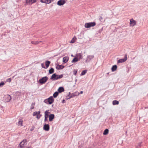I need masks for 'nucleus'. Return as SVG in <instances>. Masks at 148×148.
<instances>
[{
  "label": "nucleus",
  "mask_w": 148,
  "mask_h": 148,
  "mask_svg": "<svg viewBox=\"0 0 148 148\" xmlns=\"http://www.w3.org/2000/svg\"><path fill=\"white\" fill-rule=\"evenodd\" d=\"M63 77V75H56V74H54L52 75L51 79L53 80H54L62 78Z\"/></svg>",
  "instance_id": "obj_1"
},
{
  "label": "nucleus",
  "mask_w": 148,
  "mask_h": 148,
  "mask_svg": "<svg viewBox=\"0 0 148 148\" xmlns=\"http://www.w3.org/2000/svg\"><path fill=\"white\" fill-rule=\"evenodd\" d=\"M96 23L95 22H90L85 23L84 26L86 28H89L90 27H94Z\"/></svg>",
  "instance_id": "obj_2"
},
{
  "label": "nucleus",
  "mask_w": 148,
  "mask_h": 148,
  "mask_svg": "<svg viewBox=\"0 0 148 148\" xmlns=\"http://www.w3.org/2000/svg\"><path fill=\"white\" fill-rule=\"evenodd\" d=\"M48 78L46 77H42L39 80V83L41 84H45L47 81Z\"/></svg>",
  "instance_id": "obj_3"
},
{
  "label": "nucleus",
  "mask_w": 148,
  "mask_h": 148,
  "mask_svg": "<svg viewBox=\"0 0 148 148\" xmlns=\"http://www.w3.org/2000/svg\"><path fill=\"white\" fill-rule=\"evenodd\" d=\"M40 113V111L35 112L33 113V115L34 116H36V118L37 119H39L41 116Z\"/></svg>",
  "instance_id": "obj_4"
},
{
  "label": "nucleus",
  "mask_w": 148,
  "mask_h": 148,
  "mask_svg": "<svg viewBox=\"0 0 148 148\" xmlns=\"http://www.w3.org/2000/svg\"><path fill=\"white\" fill-rule=\"evenodd\" d=\"M36 2L37 0H26V3L28 5H31Z\"/></svg>",
  "instance_id": "obj_5"
},
{
  "label": "nucleus",
  "mask_w": 148,
  "mask_h": 148,
  "mask_svg": "<svg viewBox=\"0 0 148 148\" xmlns=\"http://www.w3.org/2000/svg\"><path fill=\"white\" fill-rule=\"evenodd\" d=\"M27 144V140H23L20 143L19 146L21 148L24 147Z\"/></svg>",
  "instance_id": "obj_6"
},
{
  "label": "nucleus",
  "mask_w": 148,
  "mask_h": 148,
  "mask_svg": "<svg viewBox=\"0 0 148 148\" xmlns=\"http://www.w3.org/2000/svg\"><path fill=\"white\" fill-rule=\"evenodd\" d=\"M136 21L134 20L133 18L130 20V26L133 27L136 24Z\"/></svg>",
  "instance_id": "obj_7"
},
{
  "label": "nucleus",
  "mask_w": 148,
  "mask_h": 148,
  "mask_svg": "<svg viewBox=\"0 0 148 148\" xmlns=\"http://www.w3.org/2000/svg\"><path fill=\"white\" fill-rule=\"evenodd\" d=\"M66 3V1L65 0H60L58 1L57 4L59 6H61L63 5Z\"/></svg>",
  "instance_id": "obj_8"
},
{
  "label": "nucleus",
  "mask_w": 148,
  "mask_h": 148,
  "mask_svg": "<svg viewBox=\"0 0 148 148\" xmlns=\"http://www.w3.org/2000/svg\"><path fill=\"white\" fill-rule=\"evenodd\" d=\"M49 111L46 110L45 112V121L46 122L48 120V117L49 116Z\"/></svg>",
  "instance_id": "obj_9"
},
{
  "label": "nucleus",
  "mask_w": 148,
  "mask_h": 148,
  "mask_svg": "<svg viewBox=\"0 0 148 148\" xmlns=\"http://www.w3.org/2000/svg\"><path fill=\"white\" fill-rule=\"evenodd\" d=\"M127 60V55H125V57L124 59H120L118 60L117 62L118 63H123L125 62Z\"/></svg>",
  "instance_id": "obj_10"
},
{
  "label": "nucleus",
  "mask_w": 148,
  "mask_h": 148,
  "mask_svg": "<svg viewBox=\"0 0 148 148\" xmlns=\"http://www.w3.org/2000/svg\"><path fill=\"white\" fill-rule=\"evenodd\" d=\"M53 0H40L41 3L49 4L53 1Z\"/></svg>",
  "instance_id": "obj_11"
},
{
  "label": "nucleus",
  "mask_w": 148,
  "mask_h": 148,
  "mask_svg": "<svg viewBox=\"0 0 148 148\" xmlns=\"http://www.w3.org/2000/svg\"><path fill=\"white\" fill-rule=\"evenodd\" d=\"M54 101L53 97L51 96L47 99L45 100L44 102H53Z\"/></svg>",
  "instance_id": "obj_12"
},
{
  "label": "nucleus",
  "mask_w": 148,
  "mask_h": 148,
  "mask_svg": "<svg viewBox=\"0 0 148 148\" xmlns=\"http://www.w3.org/2000/svg\"><path fill=\"white\" fill-rule=\"evenodd\" d=\"M43 129L46 131H48L49 130V126L48 124H45L44 125Z\"/></svg>",
  "instance_id": "obj_13"
},
{
  "label": "nucleus",
  "mask_w": 148,
  "mask_h": 148,
  "mask_svg": "<svg viewBox=\"0 0 148 148\" xmlns=\"http://www.w3.org/2000/svg\"><path fill=\"white\" fill-rule=\"evenodd\" d=\"M23 120L21 119H19L18 122V126H23Z\"/></svg>",
  "instance_id": "obj_14"
},
{
  "label": "nucleus",
  "mask_w": 148,
  "mask_h": 148,
  "mask_svg": "<svg viewBox=\"0 0 148 148\" xmlns=\"http://www.w3.org/2000/svg\"><path fill=\"white\" fill-rule=\"evenodd\" d=\"M75 57L77 59H79V60L82 58V55L80 53H77L75 56Z\"/></svg>",
  "instance_id": "obj_15"
},
{
  "label": "nucleus",
  "mask_w": 148,
  "mask_h": 148,
  "mask_svg": "<svg viewBox=\"0 0 148 148\" xmlns=\"http://www.w3.org/2000/svg\"><path fill=\"white\" fill-rule=\"evenodd\" d=\"M42 42L41 41H31V43L34 45H36L39 44L41 42Z\"/></svg>",
  "instance_id": "obj_16"
},
{
  "label": "nucleus",
  "mask_w": 148,
  "mask_h": 148,
  "mask_svg": "<svg viewBox=\"0 0 148 148\" xmlns=\"http://www.w3.org/2000/svg\"><path fill=\"white\" fill-rule=\"evenodd\" d=\"M54 117V115L53 114H51L49 116V120L50 121H52Z\"/></svg>",
  "instance_id": "obj_17"
},
{
  "label": "nucleus",
  "mask_w": 148,
  "mask_h": 148,
  "mask_svg": "<svg viewBox=\"0 0 148 148\" xmlns=\"http://www.w3.org/2000/svg\"><path fill=\"white\" fill-rule=\"evenodd\" d=\"M69 60V58L67 57H65L63 58V62L64 63H66Z\"/></svg>",
  "instance_id": "obj_18"
},
{
  "label": "nucleus",
  "mask_w": 148,
  "mask_h": 148,
  "mask_svg": "<svg viewBox=\"0 0 148 148\" xmlns=\"http://www.w3.org/2000/svg\"><path fill=\"white\" fill-rule=\"evenodd\" d=\"M77 39L76 38L75 36L70 41V43H74L76 41Z\"/></svg>",
  "instance_id": "obj_19"
},
{
  "label": "nucleus",
  "mask_w": 148,
  "mask_h": 148,
  "mask_svg": "<svg viewBox=\"0 0 148 148\" xmlns=\"http://www.w3.org/2000/svg\"><path fill=\"white\" fill-rule=\"evenodd\" d=\"M117 68V66L116 65H114L112 66L111 69L112 71H115Z\"/></svg>",
  "instance_id": "obj_20"
},
{
  "label": "nucleus",
  "mask_w": 148,
  "mask_h": 148,
  "mask_svg": "<svg viewBox=\"0 0 148 148\" xmlns=\"http://www.w3.org/2000/svg\"><path fill=\"white\" fill-rule=\"evenodd\" d=\"M64 91V88L62 87H60L58 89V91L59 92H61Z\"/></svg>",
  "instance_id": "obj_21"
},
{
  "label": "nucleus",
  "mask_w": 148,
  "mask_h": 148,
  "mask_svg": "<svg viewBox=\"0 0 148 148\" xmlns=\"http://www.w3.org/2000/svg\"><path fill=\"white\" fill-rule=\"evenodd\" d=\"M64 66L62 65H58L56 66V68L57 69H62L64 68Z\"/></svg>",
  "instance_id": "obj_22"
},
{
  "label": "nucleus",
  "mask_w": 148,
  "mask_h": 148,
  "mask_svg": "<svg viewBox=\"0 0 148 148\" xmlns=\"http://www.w3.org/2000/svg\"><path fill=\"white\" fill-rule=\"evenodd\" d=\"M5 98H7L8 99L7 101H10L11 99V97L8 95H7L5 96Z\"/></svg>",
  "instance_id": "obj_23"
},
{
  "label": "nucleus",
  "mask_w": 148,
  "mask_h": 148,
  "mask_svg": "<svg viewBox=\"0 0 148 148\" xmlns=\"http://www.w3.org/2000/svg\"><path fill=\"white\" fill-rule=\"evenodd\" d=\"M50 63V62L49 61H47L45 62V63L46 68H47L49 67Z\"/></svg>",
  "instance_id": "obj_24"
},
{
  "label": "nucleus",
  "mask_w": 148,
  "mask_h": 148,
  "mask_svg": "<svg viewBox=\"0 0 148 148\" xmlns=\"http://www.w3.org/2000/svg\"><path fill=\"white\" fill-rule=\"evenodd\" d=\"M109 130L108 129L105 130L103 132V134L106 135L108 133Z\"/></svg>",
  "instance_id": "obj_25"
},
{
  "label": "nucleus",
  "mask_w": 148,
  "mask_h": 148,
  "mask_svg": "<svg viewBox=\"0 0 148 148\" xmlns=\"http://www.w3.org/2000/svg\"><path fill=\"white\" fill-rule=\"evenodd\" d=\"M79 61V59H77L76 57L74 58L72 60V62H77Z\"/></svg>",
  "instance_id": "obj_26"
},
{
  "label": "nucleus",
  "mask_w": 148,
  "mask_h": 148,
  "mask_svg": "<svg viewBox=\"0 0 148 148\" xmlns=\"http://www.w3.org/2000/svg\"><path fill=\"white\" fill-rule=\"evenodd\" d=\"M54 72V70L53 68H51L49 70V73L50 74H52Z\"/></svg>",
  "instance_id": "obj_27"
},
{
  "label": "nucleus",
  "mask_w": 148,
  "mask_h": 148,
  "mask_svg": "<svg viewBox=\"0 0 148 148\" xmlns=\"http://www.w3.org/2000/svg\"><path fill=\"white\" fill-rule=\"evenodd\" d=\"M79 93V92H75L74 93H73L72 94V97H73L75 96L78 95Z\"/></svg>",
  "instance_id": "obj_28"
},
{
  "label": "nucleus",
  "mask_w": 148,
  "mask_h": 148,
  "mask_svg": "<svg viewBox=\"0 0 148 148\" xmlns=\"http://www.w3.org/2000/svg\"><path fill=\"white\" fill-rule=\"evenodd\" d=\"M58 92H56L53 94V96L54 97L56 98L58 95Z\"/></svg>",
  "instance_id": "obj_29"
},
{
  "label": "nucleus",
  "mask_w": 148,
  "mask_h": 148,
  "mask_svg": "<svg viewBox=\"0 0 148 148\" xmlns=\"http://www.w3.org/2000/svg\"><path fill=\"white\" fill-rule=\"evenodd\" d=\"M35 103H33L32 104L31 106V109H33L34 107V106H35Z\"/></svg>",
  "instance_id": "obj_30"
},
{
  "label": "nucleus",
  "mask_w": 148,
  "mask_h": 148,
  "mask_svg": "<svg viewBox=\"0 0 148 148\" xmlns=\"http://www.w3.org/2000/svg\"><path fill=\"white\" fill-rule=\"evenodd\" d=\"M86 71L84 70L82 72L81 75H84L86 74Z\"/></svg>",
  "instance_id": "obj_31"
},
{
  "label": "nucleus",
  "mask_w": 148,
  "mask_h": 148,
  "mask_svg": "<svg viewBox=\"0 0 148 148\" xmlns=\"http://www.w3.org/2000/svg\"><path fill=\"white\" fill-rule=\"evenodd\" d=\"M141 143H142L141 142L139 143L138 145L137 146V147H136L137 148H139L141 146Z\"/></svg>",
  "instance_id": "obj_32"
},
{
  "label": "nucleus",
  "mask_w": 148,
  "mask_h": 148,
  "mask_svg": "<svg viewBox=\"0 0 148 148\" xmlns=\"http://www.w3.org/2000/svg\"><path fill=\"white\" fill-rule=\"evenodd\" d=\"M4 85V83L3 82H1L0 83V87L2 86H3Z\"/></svg>",
  "instance_id": "obj_33"
},
{
  "label": "nucleus",
  "mask_w": 148,
  "mask_h": 148,
  "mask_svg": "<svg viewBox=\"0 0 148 148\" xmlns=\"http://www.w3.org/2000/svg\"><path fill=\"white\" fill-rule=\"evenodd\" d=\"M119 103V102H112V104L113 105H118Z\"/></svg>",
  "instance_id": "obj_34"
},
{
  "label": "nucleus",
  "mask_w": 148,
  "mask_h": 148,
  "mask_svg": "<svg viewBox=\"0 0 148 148\" xmlns=\"http://www.w3.org/2000/svg\"><path fill=\"white\" fill-rule=\"evenodd\" d=\"M11 81V80L10 78H8L7 80V82H10Z\"/></svg>",
  "instance_id": "obj_35"
},
{
  "label": "nucleus",
  "mask_w": 148,
  "mask_h": 148,
  "mask_svg": "<svg viewBox=\"0 0 148 148\" xmlns=\"http://www.w3.org/2000/svg\"><path fill=\"white\" fill-rule=\"evenodd\" d=\"M99 19L100 21H101L103 19V17L101 16H100Z\"/></svg>",
  "instance_id": "obj_36"
},
{
  "label": "nucleus",
  "mask_w": 148,
  "mask_h": 148,
  "mask_svg": "<svg viewBox=\"0 0 148 148\" xmlns=\"http://www.w3.org/2000/svg\"><path fill=\"white\" fill-rule=\"evenodd\" d=\"M77 71H74V74L75 75H76V74L77 73Z\"/></svg>",
  "instance_id": "obj_37"
},
{
  "label": "nucleus",
  "mask_w": 148,
  "mask_h": 148,
  "mask_svg": "<svg viewBox=\"0 0 148 148\" xmlns=\"http://www.w3.org/2000/svg\"><path fill=\"white\" fill-rule=\"evenodd\" d=\"M89 58H94V56H89Z\"/></svg>",
  "instance_id": "obj_38"
},
{
  "label": "nucleus",
  "mask_w": 148,
  "mask_h": 148,
  "mask_svg": "<svg viewBox=\"0 0 148 148\" xmlns=\"http://www.w3.org/2000/svg\"><path fill=\"white\" fill-rule=\"evenodd\" d=\"M34 127H32L30 130L32 131H33L34 129Z\"/></svg>",
  "instance_id": "obj_39"
},
{
  "label": "nucleus",
  "mask_w": 148,
  "mask_h": 148,
  "mask_svg": "<svg viewBox=\"0 0 148 148\" xmlns=\"http://www.w3.org/2000/svg\"><path fill=\"white\" fill-rule=\"evenodd\" d=\"M47 103H48L49 104H51L53 102H46Z\"/></svg>",
  "instance_id": "obj_40"
},
{
  "label": "nucleus",
  "mask_w": 148,
  "mask_h": 148,
  "mask_svg": "<svg viewBox=\"0 0 148 148\" xmlns=\"http://www.w3.org/2000/svg\"><path fill=\"white\" fill-rule=\"evenodd\" d=\"M41 66H42V68H45L43 66V64H41Z\"/></svg>",
  "instance_id": "obj_41"
},
{
  "label": "nucleus",
  "mask_w": 148,
  "mask_h": 148,
  "mask_svg": "<svg viewBox=\"0 0 148 148\" xmlns=\"http://www.w3.org/2000/svg\"><path fill=\"white\" fill-rule=\"evenodd\" d=\"M113 102H118V101H116V100H114L113 101Z\"/></svg>",
  "instance_id": "obj_42"
},
{
  "label": "nucleus",
  "mask_w": 148,
  "mask_h": 148,
  "mask_svg": "<svg viewBox=\"0 0 148 148\" xmlns=\"http://www.w3.org/2000/svg\"><path fill=\"white\" fill-rule=\"evenodd\" d=\"M83 93V91H81V92H80V93L81 94H82V93Z\"/></svg>",
  "instance_id": "obj_43"
},
{
  "label": "nucleus",
  "mask_w": 148,
  "mask_h": 148,
  "mask_svg": "<svg viewBox=\"0 0 148 148\" xmlns=\"http://www.w3.org/2000/svg\"><path fill=\"white\" fill-rule=\"evenodd\" d=\"M64 100H63V102H64Z\"/></svg>",
  "instance_id": "obj_44"
},
{
  "label": "nucleus",
  "mask_w": 148,
  "mask_h": 148,
  "mask_svg": "<svg viewBox=\"0 0 148 148\" xmlns=\"http://www.w3.org/2000/svg\"><path fill=\"white\" fill-rule=\"evenodd\" d=\"M29 147H28V148H29Z\"/></svg>",
  "instance_id": "obj_45"
}]
</instances>
